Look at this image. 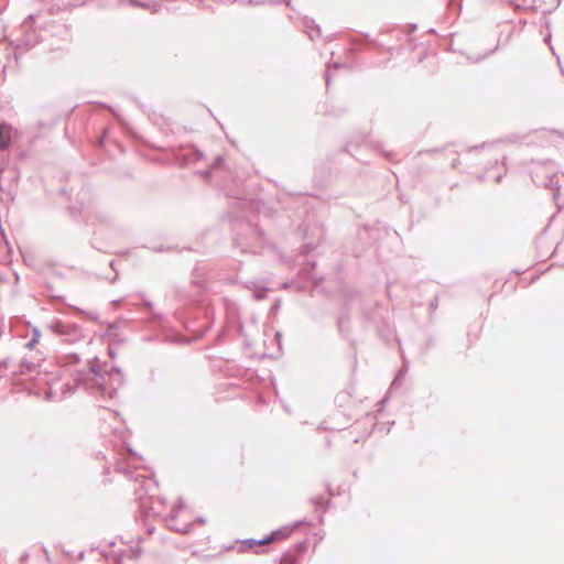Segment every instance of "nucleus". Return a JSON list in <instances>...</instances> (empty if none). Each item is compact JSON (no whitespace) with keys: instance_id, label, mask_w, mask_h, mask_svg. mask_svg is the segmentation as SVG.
<instances>
[{"instance_id":"nucleus-2","label":"nucleus","mask_w":564,"mask_h":564,"mask_svg":"<svg viewBox=\"0 0 564 564\" xmlns=\"http://www.w3.org/2000/svg\"><path fill=\"white\" fill-rule=\"evenodd\" d=\"M180 513H181V509H180V510H175V511H174V517H178V516H180Z\"/></svg>"},{"instance_id":"nucleus-1","label":"nucleus","mask_w":564,"mask_h":564,"mask_svg":"<svg viewBox=\"0 0 564 564\" xmlns=\"http://www.w3.org/2000/svg\"><path fill=\"white\" fill-rule=\"evenodd\" d=\"M292 531H293V528H290V527H285V528L279 529L276 531H273L265 539L258 541L257 543L259 545H264V544H269L271 542L283 541V540L288 539L291 535Z\"/></svg>"}]
</instances>
